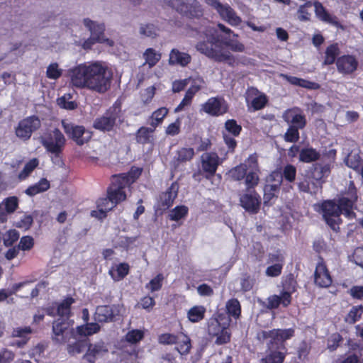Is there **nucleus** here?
Wrapping results in <instances>:
<instances>
[{"label":"nucleus","mask_w":363,"mask_h":363,"mask_svg":"<svg viewBox=\"0 0 363 363\" xmlns=\"http://www.w3.org/2000/svg\"><path fill=\"white\" fill-rule=\"evenodd\" d=\"M70 84L75 88L85 89L103 94L111 86L113 73L102 62L83 63L69 69Z\"/></svg>","instance_id":"obj_1"},{"label":"nucleus","mask_w":363,"mask_h":363,"mask_svg":"<svg viewBox=\"0 0 363 363\" xmlns=\"http://www.w3.org/2000/svg\"><path fill=\"white\" fill-rule=\"evenodd\" d=\"M221 31L226 34L231 33L230 29L225 28L223 24H218L217 28H203L202 32L206 40L199 42L196 48L215 62H225L232 66L235 62V58L230 51L225 48Z\"/></svg>","instance_id":"obj_2"},{"label":"nucleus","mask_w":363,"mask_h":363,"mask_svg":"<svg viewBox=\"0 0 363 363\" xmlns=\"http://www.w3.org/2000/svg\"><path fill=\"white\" fill-rule=\"evenodd\" d=\"M294 335V330L273 329L271 330H260L257 334V338L260 342L267 341L268 354L261 359L262 363H283L286 356L284 341L290 339Z\"/></svg>","instance_id":"obj_3"},{"label":"nucleus","mask_w":363,"mask_h":363,"mask_svg":"<svg viewBox=\"0 0 363 363\" xmlns=\"http://www.w3.org/2000/svg\"><path fill=\"white\" fill-rule=\"evenodd\" d=\"M357 196L352 198L342 197L336 203L333 201H326L322 203L321 209L323 216L327 224L333 230H337L340 222V216L343 213L346 217L352 218L355 213L353 211V205Z\"/></svg>","instance_id":"obj_4"},{"label":"nucleus","mask_w":363,"mask_h":363,"mask_svg":"<svg viewBox=\"0 0 363 363\" xmlns=\"http://www.w3.org/2000/svg\"><path fill=\"white\" fill-rule=\"evenodd\" d=\"M74 303L72 298H67L61 303L57 310L60 316L52 324V340L57 343H65L73 334L72 322L68 319L70 306Z\"/></svg>","instance_id":"obj_5"},{"label":"nucleus","mask_w":363,"mask_h":363,"mask_svg":"<svg viewBox=\"0 0 363 363\" xmlns=\"http://www.w3.org/2000/svg\"><path fill=\"white\" fill-rule=\"evenodd\" d=\"M142 169L132 167L128 173L112 176L111 184L108 187L110 199L119 203L126 199L123 189L133 184L141 174Z\"/></svg>","instance_id":"obj_6"},{"label":"nucleus","mask_w":363,"mask_h":363,"mask_svg":"<svg viewBox=\"0 0 363 363\" xmlns=\"http://www.w3.org/2000/svg\"><path fill=\"white\" fill-rule=\"evenodd\" d=\"M40 141L48 152L55 155L52 158L53 162L57 164L62 163L60 155L63 150L66 140L61 131L55 128L40 136Z\"/></svg>","instance_id":"obj_7"},{"label":"nucleus","mask_w":363,"mask_h":363,"mask_svg":"<svg viewBox=\"0 0 363 363\" xmlns=\"http://www.w3.org/2000/svg\"><path fill=\"white\" fill-rule=\"evenodd\" d=\"M167 4L189 18L199 19L203 16V9L197 0H167Z\"/></svg>","instance_id":"obj_8"},{"label":"nucleus","mask_w":363,"mask_h":363,"mask_svg":"<svg viewBox=\"0 0 363 363\" xmlns=\"http://www.w3.org/2000/svg\"><path fill=\"white\" fill-rule=\"evenodd\" d=\"M121 113L118 106L109 108L101 116L96 118L93 127L103 132H109L114 130L118 123H121Z\"/></svg>","instance_id":"obj_9"},{"label":"nucleus","mask_w":363,"mask_h":363,"mask_svg":"<svg viewBox=\"0 0 363 363\" xmlns=\"http://www.w3.org/2000/svg\"><path fill=\"white\" fill-rule=\"evenodd\" d=\"M40 126L41 121L38 116H28L18 122L15 128V133L17 138L26 141L30 138L33 133L38 130Z\"/></svg>","instance_id":"obj_10"},{"label":"nucleus","mask_w":363,"mask_h":363,"mask_svg":"<svg viewBox=\"0 0 363 363\" xmlns=\"http://www.w3.org/2000/svg\"><path fill=\"white\" fill-rule=\"evenodd\" d=\"M281 172L280 169L273 171L266 179L264 187V203H269L272 199L277 197L282 184Z\"/></svg>","instance_id":"obj_11"},{"label":"nucleus","mask_w":363,"mask_h":363,"mask_svg":"<svg viewBox=\"0 0 363 363\" xmlns=\"http://www.w3.org/2000/svg\"><path fill=\"white\" fill-rule=\"evenodd\" d=\"M123 311V306L120 304L99 306L96 308L94 318L98 323H111L115 321L116 317L121 315Z\"/></svg>","instance_id":"obj_12"},{"label":"nucleus","mask_w":363,"mask_h":363,"mask_svg":"<svg viewBox=\"0 0 363 363\" xmlns=\"http://www.w3.org/2000/svg\"><path fill=\"white\" fill-rule=\"evenodd\" d=\"M64 131L67 136L72 138L78 145L87 143L91 138V133L84 126L74 125L67 121H62Z\"/></svg>","instance_id":"obj_13"},{"label":"nucleus","mask_w":363,"mask_h":363,"mask_svg":"<svg viewBox=\"0 0 363 363\" xmlns=\"http://www.w3.org/2000/svg\"><path fill=\"white\" fill-rule=\"evenodd\" d=\"M91 33L90 38L84 42L83 47L84 49H89L91 45L96 42L104 43L108 42L110 45H113V42L106 38L104 35V24H86Z\"/></svg>","instance_id":"obj_14"},{"label":"nucleus","mask_w":363,"mask_h":363,"mask_svg":"<svg viewBox=\"0 0 363 363\" xmlns=\"http://www.w3.org/2000/svg\"><path fill=\"white\" fill-rule=\"evenodd\" d=\"M201 169L208 178L215 174L220 164V158L215 152H205L201 156Z\"/></svg>","instance_id":"obj_15"},{"label":"nucleus","mask_w":363,"mask_h":363,"mask_svg":"<svg viewBox=\"0 0 363 363\" xmlns=\"http://www.w3.org/2000/svg\"><path fill=\"white\" fill-rule=\"evenodd\" d=\"M201 110L211 116H219L227 111V106L220 99L212 97L202 105Z\"/></svg>","instance_id":"obj_16"},{"label":"nucleus","mask_w":363,"mask_h":363,"mask_svg":"<svg viewBox=\"0 0 363 363\" xmlns=\"http://www.w3.org/2000/svg\"><path fill=\"white\" fill-rule=\"evenodd\" d=\"M314 280L316 285L320 287H328L332 284V278L325 266L321 260L316 265Z\"/></svg>","instance_id":"obj_17"},{"label":"nucleus","mask_w":363,"mask_h":363,"mask_svg":"<svg viewBox=\"0 0 363 363\" xmlns=\"http://www.w3.org/2000/svg\"><path fill=\"white\" fill-rule=\"evenodd\" d=\"M246 101L250 103L254 110H259L264 107L267 99L264 94H259V91L254 87L247 89L246 92Z\"/></svg>","instance_id":"obj_18"},{"label":"nucleus","mask_w":363,"mask_h":363,"mask_svg":"<svg viewBox=\"0 0 363 363\" xmlns=\"http://www.w3.org/2000/svg\"><path fill=\"white\" fill-rule=\"evenodd\" d=\"M230 318L220 314L218 318H211L208 323V333L210 336L218 335L222 330L228 328L230 323Z\"/></svg>","instance_id":"obj_19"},{"label":"nucleus","mask_w":363,"mask_h":363,"mask_svg":"<svg viewBox=\"0 0 363 363\" xmlns=\"http://www.w3.org/2000/svg\"><path fill=\"white\" fill-rule=\"evenodd\" d=\"M336 65L340 72L348 74L357 69L358 62L354 57L351 55H344L337 60Z\"/></svg>","instance_id":"obj_20"},{"label":"nucleus","mask_w":363,"mask_h":363,"mask_svg":"<svg viewBox=\"0 0 363 363\" xmlns=\"http://www.w3.org/2000/svg\"><path fill=\"white\" fill-rule=\"evenodd\" d=\"M108 350L104 342H99L95 344H89L86 354L82 359L89 363H94L96 357L106 353Z\"/></svg>","instance_id":"obj_21"},{"label":"nucleus","mask_w":363,"mask_h":363,"mask_svg":"<svg viewBox=\"0 0 363 363\" xmlns=\"http://www.w3.org/2000/svg\"><path fill=\"white\" fill-rule=\"evenodd\" d=\"M108 192V190L107 191ZM110 199L109 193H108V198L100 199L97 201V207L99 211H92L91 213V216L96 217L99 219H101L106 217V213L107 211L112 210V208L117 204Z\"/></svg>","instance_id":"obj_22"},{"label":"nucleus","mask_w":363,"mask_h":363,"mask_svg":"<svg viewBox=\"0 0 363 363\" xmlns=\"http://www.w3.org/2000/svg\"><path fill=\"white\" fill-rule=\"evenodd\" d=\"M283 118L291 127H296V129L303 128L306 123L305 116L296 113L294 110H287L283 114Z\"/></svg>","instance_id":"obj_23"},{"label":"nucleus","mask_w":363,"mask_h":363,"mask_svg":"<svg viewBox=\"0 0 363 363\" xmlns=\"http://www.w3.org/2000/svg\"><path fill=\"white\" fill-rule=\"evenodd\" d=\"M299 191L315 194L320 189V184L312 179L311 176H303L297 183Z\"/></svg>","instance_id":"obj_24"},{"label":"nucleus","mask_w":363,"mask_h":363,"mask_svg":"<svg viewBox=\"0 0 363 363\" xmlns=\"http://www.w3.org/2000/svg\"><path fill=\"white\" fill-rule=\"evenodd\" d=\"M241 206L247 211L257 213L259 207V196L257 194H245L240 197Z\"/></svg>","instance_id":"obj_25"},{"label":"nucleus","mask_w":363,"mask_h":363,"mask_svg":"<svg viewBox=\"0 0 363 363\" xmlns=\"http://www.w3.org/2000/svg\"><path fill=\"white\" fill-rule=\"evenodd\" d=\"M220 18L228 23H242L240 17H239L235 10L228 4H222L217 10Z\"/></svg>","instance_id":"obj_26"},{"label":"nucleus","mask_w":363,"mask_h":363,"mask_svg":"<svg viewBox=\"0 0 363 363\" xmlns=\"http://www.w3.org/2000/svg\"><path fill=\"white\" fill-rule=\"evenodd\" d=\"M178 193V185L177 183H173L168 188L166 192L163 193L160 196L162 206L169 208L172 205Z\"/></svg>","instance_id":"obj_27"},{"label":"nucleus","mask_w":363,"mask_h":363,"mask_svg":"<svg viewBox=\"0 0 363 363\" xmlns=\"http://www.w3.org/2000/svg\"><path fill=\"white\" fill-rule=\"evenodd\" d=\"M191 61V56L189 54L179 52L177 49H172L169 54V64H179L182 66H186Z\"/></svg>","instance_id":"obj_28"},{"label":"nucleus","mask_w":363,"mask_h":363,"mask_svg":"<svg viewBox=\"0 0 363 363\" xmlns=\"http://www.w3.org/2000/svg\"><path fill=\"white\" fill-rule=\"evenodd\" d=\"M153 128L141 127L136 133V141L140 144H146L153 140Z\"/></svg>","instance_id":"obj_29"},{"label":"nucleus","mask_w":363,"mask_h":363,"mask_svg":"<svg viewBox=\"0 0 363 363\" xmlns=\"http://www.w3.org/2000/svg\"><path fill=\"white\" fill-rule=\"evenodd\" d=\"M330 173V168L328 166L316 165L313 172H311V177L315 181L320 184V189L323 183V178L327 177Z\"/></svg>","instance_id":"obj_30"},{"label":"nucleus","mask_w":363,"mask_h":363,"mask_svg":"<svg viewBox=\"0 0 363 363\" xmlns=\"http://www.w3.org/2000/svg\"><path fill=\"white\" fill-rule=\"evenodd\" d=\"M315 12L318 18L325 23H337L333 19L332 16L328 12L325 8L320 2H315Z\"/></svg>","instance_id":"obj_31"},{"label":"nucleus","mask_w":363,"mask_h":363,"mask_svg":"<svg viewBox=\"0 0 363 363\" xmlns=\"http://www.w3.org/2000/svg\"><path fill=\"white\" fill-rule=\"evenodd\" d=\"M143 58L145 60L143 66L147 65L150 68H152L160 61L161 55L153 48H147L143 53Z\"/></svg>","instance_id":"obj_32"},{"label":"nucleus","mask_w":363,"mask_h":363,"mask_svg":"<svg viewBox=\"0 0 363 363\" xmlns=\"http://www.w3.org/2000/svg\"><path fill=\"white\" fill-rule=\"evenodd\" d=\"M194 150L192 147H182L178 150L174 159L179 163L190 161L194 156Z\"/></svg>","instance_id":"obj_33"},{"label":"nucleus","mask_w":363,"mask_h":363,"mask_svg":"<svg viewBox=\"0 0 363 363\" xmlns=\"http://www.w3.org/2000/svg\"><path fill=\"white\" fill-rule=\"evenodd\" d=\"M129 271V266L127 264L122 263L116 266V268H111L109 270V274L115 281H119L123 279Z\"/></svg>","instance_id":"obj_34"},{"label":"nucleus","mask_w":363,"mask_h":363,"mask_svg":"<svg viewBox=\"0 0 363 363\" xmlns=\"http://www.w3.org/2000/svg\"><path fill=\"white\" fill-rule=\"evenodd\" d=\"M281 77L291 84L298 85L308 89H317L318 85L315 82H311L305 79H299L296 77L281 74Z\"/></svg>","instance_id":"obj_35"},{"label":"nucleus","mask_w":363,"mask_h":363,"mask_svg":"<svg viewBox=\"0 0 363 363\" xmlns=\"http://www.w3.org/2000/svg\"><path fill=\"white\" fill-rule=\"evenodd\" d=\"M345 162L347 167L354 170L359 172L363 165V160L360 158L357 153L350 152L345 160Z\"/></svg>","instance_id":"obj_36"},{"label":"nucleus","mask_w":363,"mask_h":363,"mask_svg":"<svg viewBox=\"0 0 363 363\" xmlns=\"http://www.w3.org/2000/svg\"><path fill=\"white\" fill-rule=\"evenodd\" d=\"M319 157V153L315 149L304 148L300 151L299 160L308 163L317 160Z\"/></svg>","instance_id":"obj_37"},{"label":"nucleus","mask_w":363,"mask_h":363,"mask_svg":"<svg viewBox=\"0 0 363 363\" xmlns=\"http://www.w3.org/2000/svg\"><path fill=\"white\" fill-rule=\"evenodd\" d=\"M50 188V183L46 179H42L33 186L28 187L26 193L29 196H34L38 193L43 192Z\"/></svg>","instance_id":"obj_38"},{"label":"nucleus","mask_w":363,"mask_h":363,"mask_svg":"<svg viewBox=\"0 0 363 363\" xmlns=\"http://www.w3.org/2000/svg\"><path fill=\"white\" fill-rule=\"evenodd\" d=\"M179 347H177V350L181 354H187L191 350V340L186 335L182 333L178 335V342Z\"/></svg>","instance_id":"obj_39"},{"label":"nucleus","mask_w":363,"mask_h":363,"mask_svg":"<svg viewBox=\"0 0 363 363\" xmlns=\"http://www.w3.org/2000/svg\"><path fill=\"white\" fill-rule=\"evenodd\" d=\"M225 308L228 315L233 316L235 318H238L240 315L241 308L240 302L235 299L232 298L227 301Z\"/></svg>","instance_id":"obj_40"},{"label":"nucleus","mask_w":363,"mask_h":363,"mask_svg":"<svg viewBox=\"0 0 363 363\" xmlns=\"http://www.w3.org/2000/svg\"><path fill=\"white\" fill-rule=\"evenodd\" d=\"M340 51L337 44H333L328 47L325 50V57L323 62V65H328L334 63Z\"/></svg>","instance_id":"obj_41"},{"label":"nucleus","mask_w":363,"mask_h":363,"mask_svg":"<svg viewBox=\"0 0 363 363\" xmlns=\"http://www.w3.org/2000/svg\"><path fill=\"white\" fill-rule=\"evenodd\" d=\"M206 308L202 306H196L188 311V318L191 322L196 323L204 317Z\"/></svg>","instance_id":"obj_42"},{"label":"nucleus","mask_w":363,"mask_h":363,"mask_svg":"<svg viewBox=\"0 0 363 363\" xmlns=\"http://www.w3.org/2000/svg\"><path fill=\"white\" fill-rule=\"evenodd\" d=\"M188 213V208L185 206H179L173 208L169 212L168 217L171 220L178 221Z\"/></svg>","instance_id":"obj_43"},{"label":"nucleus","mask_w":363,"mask_h":363,"mask_svg":"<svg viewBox=\"0 0 363 363\" xmlns=\"http://www.w3.org/2000/svg\"><path fill=\"white\" fill-rule=\"evenodd\" d=\"M281 172L282 181L284 179L289 182L293 183L296 180V168L292 164H286L284 167L283 169H280Z\"/></svg>","instance_id":"obj_44"},{"label":"nucleus","mask_w":363,"mask_h":363,"mask_svg":"<svg viewBox=\"0 0 363 363\" xmlns=\"http://www.w3.org/2000/svg\"><path fill=\"white\" fill-rule=\"evenodd\" d=\"M225 48L235 52H242L245 50V45L237 39L223 37Z\"/></svg>","instance_id":"obj_45"},{"label":"nucleus","mask_w":363,"mask_h":363,"mask_svg":"<svg viewBox=\"0 0 363 363\" xmlns=\"http://www.w3.org/2000/svg\"><path fill=\"white\" fill-rule=\"evenodd\" d=\"M247 173V164H240L233 168L229 172V175L232 179L240 181L245 178Z\"/></svg>","instance_id":"obj_46"},{"label":"nucleus","mask_w":363,"mask_h":363,"mask_svg":"<svg viewBox=\"0 0 363 363\" xmlns=\"http://www.w3.org/2000/svg\"><path fill=\"white\" fill-rule=\"evenodd\" d=\"M78 333L81 335H91L100 330L99 323H91L85 326H80L77 328Z\"/></svg>","instance_id":"obj_47"},{"label":"nucleus","mask_w":363,"mask_h":363,"mask_svg":"<svg viewBox=\"0 0 363 363\" xmlns=\"http://www.w3.org/2000/svg\"><path fill=\"white\" fill-rule=\"evenodd\" d=\"M362 313V306H354L350 310V311L347 314V317L345 318V320L346 322L350 324H353L361 318Z\"/></svg>","instance_id":"obj_48"},{"label":"nucleus","mask_w":363,"mask_h":363,"mask_svg":"<svg viewBox=\"0 0 363 363\" xmlns=\"http://www.w3.org/2000/svg\"><path fill=\"white\" fill-rule=\"evenodd\" d=\"M163 280L164 276L162 274H159L151 279L145 287L151 292L159 291L162 288Z\"/></svg>","instance_id":"obj_49"},{"label":"nucleus","mask_w":363,"mask_h":363,"mask_svg":"<svg viewBox=\"0 0 363 363\" xmlns=\"http://www.w3.org/2000/svg\"><path fill=\"white\" fill-rule=\"evenodd\" d=\"M211 337H216L215 344L221 345L226 344L230 340V333L228 328L222 330V332L218 333V335H213Z\"/></svg>","instance_id":"obj_50"},{"label":"nucleus","mask_w":363,"mask_h":363,"mask_svg":"<svg viewBox=\"0 0 363 363\" xmlns=\"http://www.w3.org/2000/svg\"><path fill=\"white\" fill-rule=\"evenodd\" d=\"M38 161L37 159H33L26 164L23 169L20 172L18 178L21 180L25 179L30 172L38 166Z\"/></svg>","instance_id":"obj_51"},{"label":"nucleus","mask_w":363,"mask_h":363,"mask_svg":"<svg viewBox=\"0 0 363 363\" xmlns=\"http://www.w3.org/2000/svg\"><path fill=\"white\" fill-rule=\"evenodd\" d=\"M2 238L4 244L6 246H11L19 238V233L16 230H9L3 235Z\"/></svg>","instance_id":"obj_52"},{"label":"nucleus","mask_w":363,"mask_h":363,"mask_svg":"<svg viewBox=\"0 0 363 363\" xmlns=\"http://www.w3.org/2000/svg\"><path fill=\"white\" fill-rule=\"evenodd\" d=\"M32 333V330L30 327H18L14 328L11 333L13 337H20L21 340L29 339L28 335Z\"/></svg>","instance_id":"obj_53"},{"label":"nucleus","mask_w":363,"mask_h":363,"mask_svg":"<svg viewBox=\"0 0 363 363\" xmlns=\"http://www.w3.org/2000/svg\"><path fill=\"white\" fill-rule=\"evenodd\" d=\"M86 347V343L85 341H77L67 346V352L70 355H76L82 353Z\"/></svg>","instance_id":"obj_54"},{"label":"nucleus","mask_w":363,"mask_h":363,"mask_svg":"<svg viewBox=\"0 0 363 363\" xmlns=\"http://www.w3.org/2000/svg\"><path fill=\"white\" fill-rule=\"evenodd\" d=\"M259 171H252L249 172L248 173H246L245 175V184L247 187V189H252L254 188L255 186H257L259 183V176L257 174V172Z\"/></svg>","instance_id":"obj_55"},{"label":"nucleus","mask_w":363,"mask_h":363,"mask_svg":"<svg viewBox=\"0 0 363 363\" xmlns=\"http://www.w3.org/2000/svg\"><path fill=\"white\" fill-rule=\"evenodd\" d=\"M62 70L59 69L57 63L50 64L46 71V76L49 79H57L62 75Z\"/></svg>","instance_id":"obj_56"},{"label":"nucleus","mask_w":363,"mask_h":363,"mask_svg":"<svg viewBox=\"0 0 363 363\" xmlns=\"http://www.w3.org/2000/svg\"><path fill=\"white\" fill-rule=\"evenodd\" d=\"M299 138L298 129H296V127L289 126L284 135V139L286 142L296 143Z\"/></svg>","instance_id":"obj_57"},{"label":"nucleus","mask_w":363,"mask_h":363,"mask_svg":"<svg viewBox=\"0 0 363 363\" xmlns=\"http://www.w3.org/2000/svg\"><path fill=\"white\" fill-rule=\"evenodd\" d=\"M8 213H13L18 207V199L15 196L6 199L1 206Z\"/></svg>","instance_id":"obj_58"},{"label":"nucleus","mask_w":363,"mask_h":363,"mask_svg":"<svg viewBox=\"0 0 363 363\" xmlns=\"http://www.w3.org/2000/svg\"><path fill=\"white\" fill-rule=\"evenodd\" d=\"M142 35L150 38H155L157 35V30L155 24H143L140 28Z\"/></svg>","instance_id":"obj_59"},{"label":"nucleus","mask_w":363,"mask_h":363,"mask_svg":"<svg viewBox=\"0 0 363 363\" xmlns=\"http://www.w3.org/2000/svg\"><path fill=\"white\" fill-rule=\"evenodd\" d=\"M205 84V82L201 77H196L193 80L191 86L186 91L189 94L193 96L197 93L200 89H201Z\"/></svg>","instance_id":"obj_60"},{"label":"nucleus","mask_w":363,"mask_h":363,"mask_svg":"<svg viewBox=\"0 0 363 363\" xmlns=\"http://www.w3.org/2000/svg\"><path fill=\"white\" fill-rule=\"evenodd\" d=\"M158 342L162 345H173L178 342V335L170 333H164L159 336Z\"/></svg>","instance_id":"obj_61"},{"label":"nucleus","mask_w":363,"mask_h":363,"mask_svg":"<svg viewBox=\"0 0 363 363\" xmlns=\"http://www.w3.org/2000/svg\"><path fill=\"white\" fill-rule=\"evenodd\" d=\"M34 245V240L30 236H23L18 245V248L23 251L30 250Z\"/></svg>","instance_id":"obj_62"},{"label":"nucleus","mask_w":363,"mask_h":363,"mask_svg":"<svg viewBox=\"0 0 363 363\" xmlns=\"http://www.w3.org/2000/svg\"><path fill=\"white\" fill-rule=\"evenodd\" d=\"M311 7V5L309 4H305L299 7L297 13L298 20L301 21L310 20L311 13L308 11V9Z\"/></svg>","instance_id":"obj_63"},{"label":"nucleus","mask_w":363,"mask_h":363,"mask_svg":"<svg viewBox=\"0 0 363 363\" xmlns=\"http://www.w3.org/2000/svg\"><path fill=\"white\" fill-rule=\"evenodd\" d=\"M225 126L226 130L235 136L238 135L241 130V126L238 125L235 120L227 121Z\"/></svg>","instance_id":"obj_64"}]
</instances>
